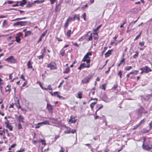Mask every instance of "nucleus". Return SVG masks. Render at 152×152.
Wrapping results in <instances>:
<instances>
[{"label": "nucleus", "instance_id": "79ce46f5", "mask_svg": "<svg viewBox=\"0 0 152 152\" xmlns=\"http://www.w3.org/2000/svg\"><path fill=\"white\" fill-rule=\"evenodd\" d=\"M141 32H140V34L139 35H137L135 38V39H134V40H137V39H138L139 37H140V35H141Z\"/></svg>", "mask_w": 152, "mask_h": 152}, {"label": "nucleus", "instance_id": "20e7f679", "mask_svg": "<svg viewBox=\"0 0 152 152\" xmlns=\"http://www.w3.org/2000/svg\"><path fill=\"white\" fill-rule=\"evenodd\" d=\"M47 67L50 68L51 70L56 69V64L54 62H52L47 65Z\"/></svg>", "mask_w": 152, "mask_h": 152}, {"label": "nucleus", "instance_id": "f8f14e48", "mask_svg": "<svg viewBox=\"0 0 152 152\" xmlns=\"http://www.w3.org/2000/svg\"><path fill=\"white\" fill-rule=\"evenodd\" d=\"M77 120L75 119L74 118H72L71 116L70 117V119L69 122H70L72 123H75L76 121Z\"/></svg>", "mask_w": 152, "mask_h": 152}, {"label": "nucleus", "instance_id": "69168bd1", "mask_svg": "<svg viewBox=\"0 0 152 152\" xmlns=\"http://www.w3.org/2000/svg\"><path fill=\"white\" fill-rule=\"evenodd\" d=\"M46 48H47L46 47H44L43 48V52L42 53H45L46 51Z\"/></svg>", "mask_w": 152, "mask_h": 152}, {"label": "nucleus", "instance_id": "58836bf2", "mask_svg": "<svg viewBox=\"0 0 152 152\" xmlns=\"http://www.w3.org/2000/svg\"><path fill=\"white\" fill-rule=\"evenodd\" d=\"M135 53L133 56V57L134 58H136L138 56L139 53L137 51H136Z\"/></svg>", "mask_w": 152, "mask_h": 152}, {"label": "nucleus", "instance_id": "ea45409f", "mask_svg": "<svg viewBox=\"0 0 152 152\" xmlns=\"http://www.w3.org/2000/svg\"><path fill=\"white\" fill-rule=\"evenodd\" d=\"M82 92H79L77 93L78 97L80 99H81L82 98Z\"/></svg>", "mask_w": 152, "mask_h": 152}, {"label": "nucleus", "instance_id": "49530a36", "mask_svg": "<svg viewBox=\"0 0 152 152\" xmlns=\"http://www.w3.org/2000/svg\"><path fill=\"white\" fill-rule=\"evenodd\" d=\"M149 130L152 129V121L149 124Z\"/></svg>", "mask_w": 152, "mask_h": 152}, {"label": "nucleus", "instance_id": "bf43d9fd", "mask_svg": "<svg viewBox=\"0 0 152 152\" xmlns=\"http://www.w3.org/2000/svg\"><path fill=\"white\" fill-rule=\"evenodd\" d=\"M3 132H4V133H6L7 134V133H8V130L7 129H3Z\"/></svg>", "mask_w": 152, "mask_h": 152}, {"label": "nucleus", "instance_id": "e433bc0d", "mask_svg": "<svg viewBox=\"0 0 152 152\" xmlns=\"http://www.w3.org/2000/svg\"><path fill=\"white\" fill-rule=\"evenodd\" d=\"M47 32V30H46L45 31L43 32L41 34V37L43 38L46 34Z\"/></svg>", "mask_w": 152, "mask_h": 152}, {"label": "nucleus", "instance_id": "dca6fc26", "mask_svg": "<svg viewBox=\"0 0 152 152\" xmlns=\"http://www.w3.org/2000/svg\"><path fill=\"white\" fill-rule=\"evenodd\" d=\"M76 18V16L75 15L73 18L71 17H69L67 19V20L69 21H74L75 18Z\"/></svg>", "mask_w": 152, "mask_h": 152}, {"label": "nucleus", "instance_id": "5701e85b", "mask_svg": "<svg viewBox=\"0 0 152 152\" xmlns=\"http://www.w3.org/2000/svg\"><path fill=\"white\" fill-rule=\"evenodd\" d=\"M27 66L28 68H32V66L31 64V61H29L27 63Z\"/></svg>", "mask_w": 152, "mask_h": 152}, {"label": "nucleus", "instance_id": "ddd939ff", "mask_svg": "<svg viewBox=\"0 0 152 152\" xmlns=\"http://www.w3.org/2000/svg\"><path fill=\"white\" fill-rule=\"evenodd\" d=\"M11 86L9 85H8L5 88V91L6 92H8L9 93H10L11 91V88H10Z\"/></svg>", "mask_w": 152, "mask_h": 152}, {"label": "nucleus", "instance_id": "a18cd8bd", "mask_svg": "<svg viewBox=\"0 0 152 152\" xmlns=\"http://www.w3.org/2000/svg\"><path fill=\"white\" fill-rule=\"evenodd\" d=\"M144 44L145 42L143 41L142 42H139V45L141 47L143 46L144 45Z\"/></svg>", "mask_w": 152, "mask_h": 152}, {"label": "nucleus", "instance_id": "5fc2aeb1", "mask_svg": "<svg viewBox=\"0 0 152 152\" xmlns=\"http://www.w3.org/2000/svg\"><path fill=\"white\" fill-rule=\"evenodd\" d=\"M106 85L104 84H102V89L105 90V87H106Z\"/></svg>", "mask_w": 152, "mask_h": 152}, {"label": "nucleus", "instance_id": "4468645a", "mask_svg": "<svg viewBox=\"0 0 152 152\" xmlns=\"http://www.w3.org/2000/svg\"><path fill=\"white\" fill-rule=\"evenodd\" d=\"M26 2V0H23L20 2H18V3H20L19 6H22L25 4Z\"/></svg>", "mask_w": 152, "mask_h": 152}, {"label": "nucleus", "instance_id": "c03bdc74", "mask_svg": "<svg viewBox=\"0 0 152 152\" xmlns=\"http://www.w3.org/2000/svg\"><path fill=\"white\" fill-rule=\"evenodd\" d=\"M25 149L24 148H21L19 150H17L16 152H23Z\"/></svg>", "mask_w": 152, "mask_h": 152}, {"label": "nucleus", "instance_id": "4d7b16f0", "mask_svg": "<svg viewBox=\"0 0 152 152\" xmlns=\"http://www.w3.org/2000/svg\"><path fill=\"white\" fill-rule=\"evenodd\" d=\"M72 44H73V45H74L76 46L77 47H79V45L78 44L77 42H73Z\"/></svg>", "mask_w": 152, "mask_h": 152}, {"label": "nucleus", "instance_id": "603ef678", "mask_svg": "<svg viewBox=\"0 0 152 152\" xmlns=\"http://www.w3.org/2000/svg\"><path fill=\"white\" fill-rule=\"evenodd\" d=\"M101 25H100L99 26H98L96 29L94 30V31H96L99 29V28L101 27Z\"/></svg>", "mask_w": 152, "mask_h": 152}, {"label": "nucleus", "instance_id": "b1692460", "mask_svg": "<svg viewBox=\"0 0 152 152\" xmlns=\"http://www.w3.org/2000/svg\"><path fill=\"white\" fill-rule=\"evenodd\" d=\"M31 32L29 31H26L25 33V37H27V36H29L30 34H31Z\"/></svg>", "mask_w": 152, "mask_h": 152}, {"label": "nucleus", "instance_id": "13d9d810", "mask_svg": "<svg viewBox=\"0 0 152 152\" xmlns=\"http://www.w3.org/2000/svg\"><path fill=\"white\" fill-rule=\"evenodd\" d=\"M57 96L59 99L61 98V99H64V98L62 96H60L58 94H57Z\"/></svg>", "mask_w": 152, "mask_h": 152}, {"label": "nucleus", "instance_id": "a19ab883", "mask_svg": "<svg viewBox=\"0 0 152 152\" xmlns=\"http://www.w3.org/2000/svg\"><path fill=\"white\" fill-rule=\"evenodd\" d=\"M96 102H94L91 103L90 104V107L91 109H93L94 107V105L96 104Z\"/></svg>", "mask_w": 152, "mask_h": 152}, {"label": "nucleus", "instance_id": "473e14b6", "mask_svg": "<svg viewBox=\"0 0 152 152\" xmlns=\"http://www.w3.org/2000/svg\"><path fill=\"white\" fill-rule=\"evenodd\" d=\"M132 68V66H127L125 68V69L127 71H129Z\"/></svg>", "mask_w": 152, "mask_h": 152}, {"label": "nucleus", "instance_id": "f257e3e1", "mask_svg": "<svg viewBox=\"0 0 152 152\" xmlns=\"http://www.w3.org/2000/svg\"><path fill=\"white\" fill-rule=\"evenodd\" d=\"M91 52L87 53L82 59V61L86 62L87 64L90 63V58L89 57V56H91Z\"/></svg>", "mask_w": 152, "mask_h": 152}, {"label": "nucleus", "instance_id": "aec40b11", "mask_svg": "<svg viewBox=\"0 0 152 152\" xmlns=\"http://www.w3.org/2000/svg\"><path fill=\"white\" fill-rule=\"evenodd\" d=\"M35 128L36 129L39 128L42 125L41 122L38 123L37 124H35Z\"/></svg>", "mask_w": 152, "mask_h": 152}, {"label": "nucleus", "instance_id": "37998d69", "mask_svg": "<svg viewBox=\"0 0 152 152\" xmlns=\"http://www.w3.org/2000/svg\"><path fill=\"white\" fill-rule=\"evenodd\" d=\"M65 51L64 50H61L60 52V54L62 56H63L65 54Z\"/></svg>", "mask_w": 152, "mask_h": 152}, {"label": "nucleus", "instance_id": "2f4dec72", "mask_svg": "<svg viewBox=\"0 0 152 152\" xmlns=\"http://www.w3.org/2000/svg\"><path fill=\"white\" fill-rule=\"evenodd\" d=\"M16 41L18 43H20V41L21 40V39L20 37L19 36H17L15 37Z\"/></svg>", "mask_w": 152, "mask_h": 152}, {"label": "nucleus", "instance_id": "39448f33", "mask_svg": "<svg viewBox=\"0 0 152 152\" xmlns=\"http://www.w3.org/2000/svg\"><path fill=\"white\" fill-rule=\"evenodd\" d=\"M140 69H142L145 73H148L149 72L151 71V69L148 67L146 66L143 68H141Z\"/></svg>", "mask_w": 152, "mask_h": 152}, {"label": "nucleus", "instance_id": "de8ad7c7", "mask_svg": "<svg viewBox=\"0 0 152 152\" xmlns=\"http://www.w3.org/2000/svg\"><path fill=\"white\" fill-rule=\"evenodd\" d=\"M126 20L125 19V21L124 22V23L122 24H121L120 25V27L121 28L123 27V26H124V25L126 23Z\"/></svg>", "mask_w": 152, "mask_h": 152}, {"label": "nucleus", "instance_id": "8fccbe9b", "mask_svg": "<svg viewBox=\"0 0 152 152\" xmlns=\"http://www.w3.org/2000/svg\"><path fill=\"white\" fill-rule=\"evenodd\" d=\"M118 75L120 76V78H121V75H122V72L121 70L118 73Z\"/></svg>", "mask_w": 152, "mask_h": 152}, {"label": "nucleus", "instance_id": "bb28decb", "mask_svg": "<svg viewBox=\"0 0 152 152\" xmlns=\"http://www.w3.org/2000/svg\"><path fill=\"white\" fill-rule=\"evenodd\" d=\"M71 31L70 30H69L66 33L67 36L68 38H69L70 36Z\"/></svg>", "mask_w": 152, "mask_h": 152}, {"label": "nucleus", "instance_id": "338daca9", "mask_svg": "<svg viewBox=\"0 0 152 152\" xmlns=\"http://www.w3.org/2000/svg\"><path fill=\"white\" fill-rule=\"evenodd\" d=\"M58 93V92L56 91L53 93V96L57 95V94Z\"/></svg>", "mask_w": 152, "mask_h": 152}, {"label": "nucleus", "instance_id": "f03ea898", "mask_svg": "<svg viewBox=\"0 0 152 152\" xmlns=\"http://www.w3.org/2000/svg\"><path fill=\"white\" fill-rule=\"evenodd\" d=\"M4 60L12 63H15L16 62V60L13 56H11L5 59Z\"/></svg>", "mask_w": 152, "mask_h": 152}, {"label": "nucleus", "instance_id": "393cba45", "mask_svg": "<svg viewBox=\"0 0 152 152\" xmlns=\"http://www.w3.org/2000/svg\"><path fill=\"white\" fill-rule=\"evenodd\" d=\"M70 71V68L69 67H67L65 71H64V73H66V74H67L69 73Z\"/></svg>", "mask_w": 152, "mask_h": 152}, {"label": "nucleus", "instance_id": "9d476101", "mask_svg": "<svg viewBox=\"0 0 152 152\" xmlns=\"http://www.w3.org/2000/svg\"><path fill=\"white\" fill-rule=\"evenodd\" d=\"M50 121L53 124H58V121L56 119H54L53 118H49Z\"/></svg>", "mask_w": 152, "mask_h": 152}, {"label": "nucleus", "instance_id": "9b49d317", "mask_svg": "<svg viewBox=\"0 0 152 152\" xmlns=\"http://www.w3.org/2000/svg\"><path fill=\"white\" fill-rule=\"evenodd\" d=\"M47 107L50 112L52 111L53 110L52 106L50 104L47 103Z\"/></svg>", "mask_w": 152, "mask_h": 152}, {"label": "nucleus", "instance_id": "09e8293b", "mask_svg": "<svg viewBox=\"0 0 152 152\" xmlns=\"http://www.w3.org/2000/svg\"><path fill=\"white\" fill-rule=\"evenodd\" d=\"M125 59L124 58H122L120 61V63L122 64L123 63L124 64L125 63Z\"/></svg>", "mask_w": 152, "mask_h": 152}, {"label": "nucleus", "instance_id": "cd10ccee", "mask_svg": "<svg viewBox=\"0 0 152 152\" xmlns=\"http://www.w3.org/2000/svg\"><path fill=\"white\" fill-rule=\"evenodd\" d=\"M71 133L70 129L69 128H68L67 130L65 131L64 133L65 134H69Z\"/></svg>", "mask_w": 152, "mask_h": 152}, {"label": "nucleus", "instance_id": "c756f323", "mask_svg": "<svg viewBox=\"0 0 152 152\" xmlns=\"http://www.w3.org/2000/svg\"><path fill=\"white\" fill-rule=\"evenodd\" d=\"M103 107V106L102 105H100L99 106H97V108H98V109H97L96 111L95 114L96 115L97 112L100 109L102 108Z\"/></svg>", "mask_w": 152, "mask_h": 152}, {"label": "nucleus", "instance_id": "4c0bfd02", "mask_svg": "<svg viewBox=\"0 0 152 152\" xmlns=\"http://www.w3.org/2000/svg\"><path fill=\"white\" fill-rule=\"evenodd\" d=\"M7 127L8 128L10 131H12V126L11 125L7 124Z\"/></svg>", "mask_w": 152, "mask_h": 152}, {"label": "nucleus", "instance_id": "2eb2a0df", "mask_svg": "<svg viewBox=\"0 0 152 152\" xmlns=\"http://www.w3.org/2000/svg\"><path fill=\"white\" fill-rule=\"evenodd\" d=\"M8 24L6 20H5L3 23L2 27L3 28L7 27L8 26Z\"/></svg>", "mask_w": 152, "mask_h": 152}, {"label": "nucleus", "instance_id": "a211bd4d", "mask_svg": "<svg viewBox=\"0 0 152 152\" xmlns=\"http://www.w3.org/2000/svg\"><path fill=\"white\" fill-rule=\"evenodd\" d=\"M26 18V17H23V18H18L14 19L13 20H10V21H18V20H21L25 19Z\"/></svg>", "mask_w": 152, "mask_h": 152}, {"label": "nucleus", "instance_id": "052dcab7", "mask_svg": "<svg viewBox=\"0 0 152 152\" xmlns=\"http://www.w3.org/2000/svg\"><path fill=\"white\" fill-rule=\"evenodd\" d=\"M63 149L64 148L62 147L61 146V149L59 152H64Z\"/></svg>", "mask_w": 152, "mask_h": 152}, {"label": "nucleus", "instance_id": "a878e982", "mask_svg": "<svg viewBox=\"0 0 152 152\" xmlns=\"http://www.w3.org/2000/svg\"><path fill=\"white\" fill-rule=\"evenodd\" d=\"M138 72V71L135 70H134L132 72H130L129 73V74H134L136 75L137 74Z\"/></svg>", "mask_w": 152, "mask_h": 152}, {"label": "nucleus", "instance_id": "7ed1b4c3", "mask_svg": "<svg viewBox=\"0 0 152 152\" xmlns=\"http://www.w3.org/2000/svg\"><path fill=\"white\" fill-rule=\"evenodd\" d=\"M27 22L26 21H18L16 23H14L13 26H23L26 25V24Z\"/></svg>", "mask_w": 152, "mask_h": 152}, {"label": "nucleus", "instance_id": "6e6d98bb", "mask_svg": "<svg viewBox=\"0 0 152 152\" xmlns=\"http://www.w3.org/2000/svg\"><path fill=\"white\" fill-rule=\"evenodd\" d=\"M83 18L85 20H86V14L85 13H84L82 16Z\"/></svg>", "mask_w": 152, "mask_h": 152}, {"label": "nucleus", "instance_id": "e2e57ef3", "mask_svg": "<svg viewBox=\"0 0 152 152\" xmlns=\"http://www.w3.org/2000/svg\"><path fill=\"white\" fill-rule=\"evenodd\" d=\"M110 68H111V67H109L108 68V70L105 71V73L106 74L108 73L110 71Z\"/></svg>", "mask_w": 152, "mask_h": 152}, {"label": "nucleus", "instance_id": "72a5a7b5", "mask_svg": "<svg viewBox=\"0 0 152 152\" xmlns=\"http://www.w3.org/2000/svg\"><path fill=\"white\" fill-rule=\"evenodd\" d=\"M34 4V2L32 3H31L30 2H28L26 5V7H31L32 5Z\"/></svg>", "mask_w": 152, "mask_h": 152}, {"label": "nucleus", "instance_id": "c85d7f7f", "mask_svg": "<svg viewBox=\"0 0 152 152\" xmlns=\"http://www.w3.org/2000/svg\"><path fill=\"white\" fill-rule=\"evenodd\" d=\"M40 142L42 143V144L45 146L46 145L45 140L41 139L40 140Z\"/></svg>", "mask_w": 152, "mask_h": 152}, {"label": "nucleus", "instance_id": "864d4df0", "mask_svg": "<svg viewBox=\"0 0 152 152\" xmlns=\"http://www.w3.org/2000/svg\"><path fill=\"white\" fill-rule=\"evenodd\" d=\"M80 65H81V66H82V68L86 67V64L84 63L81 64Z\"/></svg>", "mask_w": 152, "mask_h": 152}, {"label": "nucleus", "instance_id": "680f3d73", "mask_svg": "<svg viewBox=\"0 0 152 152\" xmlns=\"http://www.w3.org/2000/svg\"><path fill=\"white\" fill-rule=\"evenodd\" d=\"M21 78L23 79L24 80H25L26 79L25 78L24 75L22 74L21 75Z\"/></svg>", "mask_w": 152, "mask_h": 152}, {"label": "nucleus", "instance_id": "7c9ffc66", "mask_svg": "<svg viewBox=\"0 0 152 152\" xmlns=\"http://www.w3.org/2000/svg\"><path fill=\"white\" fill-rule=\"evenodd\" d=\"M69 21L67 20L64 25V27L65 28H66L69 25Z\"/></svg>", "mask_w": 152, "mask_h": 152}, {"label": "nucleus", "instance_id": "4be33fe9", "mask_svg": "<svg viewBox=\"0 0 152 152\" xmlns=\"http://www.w3.org/2000/svg\"><path fill=\"white\" fill-rule=\"evenodd\" d=\"M145 122V120L144 119L142 120L139 122V124L136 125V127H137L139 126L141 124Z\"/></svg>", "mask_w": 152, "mask_h": 152}, {"label": "nucleus", "instance_id": "6e6552de", "mask_svg": "<svg viewBox=\"0 0 152 152\" xmlns=\"http://www.w3.org/2000/svg\"><path fill=\"white\" fill-rule=\"evenodd\" d=\"M113 51V50H108L105 54V57H107L109 56L111 54V53Z\"/></svg>", "mask_w": 152, "mask_h": 152}, {"label": "nucleus", "instance_id": "0eeeda50", "mask_svg": "<svg viewBox=\"0 0 152 152\" xmlns=\"http://www.w3.org/2000/svg\"><path fill=\"white\" fill-rule=\"evenodd\" d=\"M24 118L23 117H22L21 115H20L17 118V120L19 122H21L22 123H24Z\"/></svg>", "mask_w": 152, "mask_h": 152}, {"label": "nucleus", "instance_id": "3c124183", "mask_svg": "<svg viewBox=\"0 0 152 152\" xmlns=\"http://www.w3.org/2000/svg\"><path fill=\"white\" fill-rule=\"evenodd\" d=\"M22 127L21 126V124L20 123H19L18 124V129H22Z\"/></svg>", "mask_w": 152, "mask_h": 152}, {"label": "nucleus", "instance_id": "412c9836", "mask_svg": "<svg viewBox=\"0 0 152 152\" xmlns=\"http://www.w3.org/2000/svg\"><path fill=\"white\" fill-rule=\"evenodd\" d=\"M52 88L51 87V86L50 85H49L48 86V87L47 88H44V90H52Z\"/></svg>", "mask_w": 152, "mask_h": 152}, {"label": "nucleus", "instance_id": "1a4fd4ad", "mask_svg": "<svg viewBox=\"0 0 152 152\" xmlns=\"http://www.w3.org/2000/svg\"><path fill=\"white\" fill-rule=\"evenodd\" d=\"M142 146V147H143V148H144L146 150L150 149H151L152 148L151 146H150L149 145H144V142L143 143Z\"/></svg>", "mask_w": 152, "mask_h": 152}, {"label": "nucleus", "instance_id": "f704fd0d", "mask_svg": "<svg viewBox=\"0 0 152 152\" xmlns=\"http://www.w3.org/2000/svg\"><path fill=\"white\" fill-rule=\"evenodd\" d=\"M42 125V124H48L49 125V123L48 121L46 120L44 121L41 122Z\"/></svg>", "mask_w": 152, "mask_h": 152}, {"label": "nucleus", "instance_id": "c9c22d12", "mask_svg": "<svg viewBox=\"0 0 152 152\" xmlns=\"http://www.w3.org/2000/svg\"><path fill=\"white\" fill-rule=\"evenodd\" d=\"M87 36L88 37V41H90L92 40V33H91L90 34L89 36Z\"/></svg>", "mask_w": 152, "mask_h": 152}, {"label": "nucleus", "instance_id": "423d86ee", "mask_svg": "<svg viewBox=\"0 0 152 152\" xmlns=\"http://www.w3.org/2000/svg\"><path fill=\"white\" fill-rule=\"evenodd\" d=\"M90 76H88L83 78L82 80V82L84 83H86L88 82L91 78Z\"/></svg>", "mask_w": 152, "mask_h": 152}, {"label": "nucleus", "instance_id": "774afa93", "mask_svg": "<svg viewBox=\"0 0 152 152\" xmlns=\"http://www.w3.org/2000/svg\"><path fill=\"white\" fill-rule=\"evenodd\" d=\"M16 145V144H13L12 145H11L10 146L11 148H13Z\"/></svg>", "mask_w": 152, "mask_h": 152}, {"label": "nucleus", "instance_id": "0e129e2a", "mask_svg": "<svg viewBox=\"0 0 152 152\" xmlns=\"http://www.w3.org/2000/svg\"><path fill=\"white\" fill-rule=\"evenodd\" d=\"M51 4H53L56 1V0H50Z\"/></svg>", "mask_w": 152, "mask_h": 152}, {"label": "nucleus", "instance_id": "f3484780", "mask_svg": "<svg viewBox=\"0 0 152 152\" xmlns=\"http://www.w3.org/2000/svg\"><path fill=\"white\" fill-rule=\"evenodd\" d=\"M44 1V0H37L36 1H34V4L35 3H37V4H41L43 3Z\"/></svg>", "mask_w": 152, "mask_h": 152}, {"label": "nucleus", "instance_id": "6ab92c4d", "mask_svg": "<svg viewBox=\"0 0 152 152\" xmlns=\"http://www.w3.org/2000/svg\"><path fill=\"white\" fill-rule=\"evenodd\" d=\"M45 55V53H42L41 55L39 56H37V57L39 59H42L44 57Z\"/></svg>", "mask_w": 152, "mask_h": 152}]
</instances>
